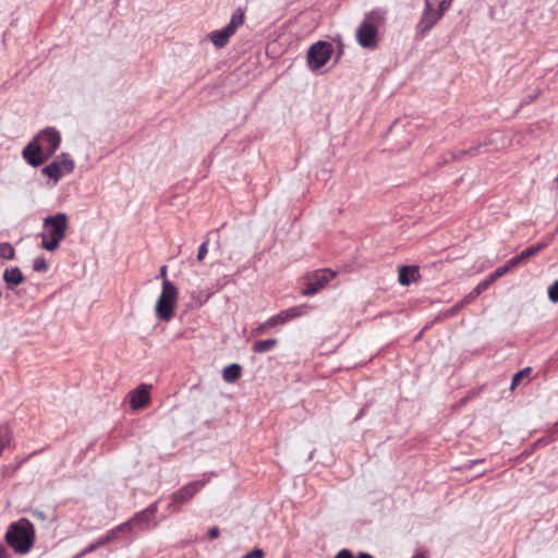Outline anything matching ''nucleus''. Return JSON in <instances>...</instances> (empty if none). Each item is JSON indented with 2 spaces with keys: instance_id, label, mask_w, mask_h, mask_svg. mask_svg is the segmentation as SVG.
<instances>
[{
  "instance_id": "f257e3e1",
  "label": "nucleus",
  "mask_w": 558,
  "mask_h": 558,
  "mask_svg": "<svg viewBox=\"0 0 558 558\" xmlns=\"http://www.w3.org/2000/svg\"><path fill=\"white\" fill-rule=\"evenodd\" d=\"M61 134L54 128L41 130L32 142L23 149L24 159L33 167H39L46 162L59 149Z\"/></svg>"
},
{
  "instance_id": "f03ea898",
  "label": "nucleus",
  "mask_w": 558,
  "mask_h": 558,
  "mask_svg": "<svg viewBox=\"0 0 558 558\" xmlns=\"http://www.w3.org/2000/svg\"><path fill=\"white\" fill-rule=\"evenodd\" d=\"M387 14L388 10L385 8H375L364 14L355 33L356 41L362 48L375 49L377 47L378 31L386 24Z\"/></svg>"
},
{
  "instance_id": "7ed1b4c3",
  "label": "nucleus",
  "mask_w": 558,
  "mask_h": 558,
  "mask_svg": "<svg viewBox=\"0 0 558 558\" xmlns=\"http://www.w3.org/2000/svg\"><path fill=\"white\" fill-rule=\"evenodd\" d=\"M44 232L39 234L41 238V246L49 251H56L63 241L68 229V216L59 213L48 216L44 219Z\"/></svg>"
},
{
  "instance_id": "20e7f679",
  "label": "nucleus",
  "mask_w": 558,
  "mask_h": 558,
  "mask_svg": "<svg viewBox=\"0 0 558 558\" xmlns=\"http://www.w3.org/2000/svg\"><path fill=\"white\" fill-rule=\"evenodd\" d=\"M450 0H425L422 15L415 26L416 34L425 37L451 7Z\"/></svg>"
},
{
  "instance_id": "39448f33",
  "label": "nucleus",
  "mask_w": 558,
  "mask_h": 558,
  "mask_svg": "<svg viewBox=\"0 0 558 558\" xmlns=\"http://www.w3.org/2000/svg\"><path fill=\"white\" fill-rule=\"evenodd\" d=\"M33 524L28 520H21L9 527L5 539L16 551L25 554L33 546Z\"/></svg>"
},
{
  "instance_id": "423d86ee",
  "label": "nucleus",
  "mask_w": 558,
  "mask_h": 558,
  "mask_svg": "<svg viewBox=\"0 0 558 558\" xmlns=\"http://www.w3.org/2000/svg\"><path fill=\"white\" fill-rule=\"evenodd\" d=\"M179 291L168 279L162 282L161 293L157 300L155 312L161 322H170L174 316Z\"/></svg>"
},
{
  "instance_id": "0eeeda50",
  "label": "nucleus",
  "mask_w": 558,
  "mask_h": 558,
  "mask_svg": "<svg viewBox=\"0 0 558 558\" xmlns=\"http://www.w3.org/2000/svg\"><path fill=\"white\" fill-rule=\"evenodd\" d=\"M245 20V10L241 7L236 8L231 15L229 23L221 29H216L208 34V37L213 45L220 49L223 48L230 37H232L238 28L243 25Z\"/></svg>"
},
{
  "instance_id": "6e6552de",
  "label": "nucleus",
  "mask_w": 558,
  "mask_h": 558,
  "mask_svg": "<svg viewBox=\"0 0 558 558\" xmlns=\"http://www.w3.org/2000/svg\"><path fill=\"white\" fill-rule=\"evenodd\" d=\"M210 477L204 475L202 480L193 481L182 486L170 496L168 508L173 512H179L181 507L189 502L208 482Z\"/></svg>"
},
{
  "instance_id": "1a4fd4ad",
  "label": "nucleus",
  "mask_w": 558,
  "mask_h": 558,
  "mask_svg": "<svg viewBox=\"0 0 558 558\" xmlns=\"http://www.w3.org/2000/svg\"><path fill=\"white\" fill-rule=\"evenodd\" d=\"M74 168L75 162L71 155L62 153L53 161L44 167L41 173L51 179L53 181L52 184L56 185L62 177L72 173Z\"/></svg>"
},
{
  "instance_id": "9d476101",
  "label": "nucleus",
  "mask_w": 558,
  "mask_h": 558,
  "mask_svg": "<svg viewBox=\"0 0 558 558\" xmlns=\"http://www.w3.org/2000/svg\"><path fill=\"white\" fill-rule=\"evenodd\" d=\"M159 500L150 504L147 508L133 514L122 524L126 525V532H132L134 527L138 530H151L157 526L156 513L158 512Z\"/></svg>"
},
{
  "instance_id": "9b49d317",
  "label": "nucleus",
  "mask_w": 558,
  "mask_h": 558,
  "mask_svg": "<svg viewBox=\"0 0 558 558\" xmlns=\"http://www.w3.org/2000/svg\"><path fill=\"white\" fill-rule=\"evenodd\" d=\"M333 47L327 41L313 44L307 51V65L312 71L322 69L330 60Z\"/></svg>"
},
{
  "instance_id": "f8f14e48",
  "label": "nucleus",
  "mask_w": 558,
  "mask_h": 558,
  "mask_svg": "<svg viewBox=\"0 0 558 558\" xmlns=\"http://www.w3.org/2000/svg\"><path fill=\"white\" fill-rule=\"evenodd\" d=\"M310 308L306 304L287 308L266 319V325L270 326V328L284 325L293 318L305 315Z\"/></svg>"
},
{
  "instance_id": "ddd939ff",
  "label": "nucleus",
  "mask_w": 558,
  "mask_h": 558,
  "mask_svg": "<svg viewBox=\"0 0 558 558\" xmlns=\"http://www.w3.org/2000/svg\"><path fill=\"white\" fill-rule=\"evenodd\" d=\"M336 274L329 269H320L315 271L307 281L306 287L303 290V295H313L322 290Z\"/></svg>"
},
{
  "instance_id": "4468645a",
  "label": "nucleus",
  "mask_w": 558,
  "mask_h": 558,
  "mask_svg": "<svg viewBox=\"0 0 558 558\" xmlns=\"http://www.w3.org/2000/svg\"><path fill=\"white\" fill-rule=\"evenodd\" d=\"M150 386L141 385L129 393L130 405L133 410L145 408L150 401Z\"/></svg>"
},
{
  "instance_id": "2eb2a0df",
  "label": "nucleus",
  "mask_w": 558,
  "mask_h": 558,
  "mask_svg": "<svg viewBox=\"0 0 558 558\" xmlns=\"http://www.w3.org/2000/svg\"><path fill=\"white\" fill-rule=\"evenodd\" d=\"M227 277L218 280L215 286L206 290H202L193 294V300L197 302L199 306L204 305L215 293L220 291L228 282Z\"/></svg>"
},
{
  "instance_id": "dca6fc26",
  "label": "nucleus",
  "mask_w": 558,
  "mask_h": 558,
  "mask_svg": "<svg viewBox=\"0 0 558 558\" xmlns=\"http://www.w3.org/2000/svg\"><path fill=\"white\" fill-rule=\"evenodd\" d=\"M25 277L19 267L5 268L3 271V281L10 290H14L17 286L23 283Z\"/></svg>"
},
{
  "instance_id": "f3484780",
  "label": "nucleus",
  "mask_w": 558,
  "mask_h": 558,
  "mask_svg": "<svg viewBox=\"0 0 558 558\" xmlns=\"http://www.w3.org/2000/svg\"><path fill=\"white\" fill-rule=\"evenodd\" d=\"M418 277L420 271L417 266H401L399 269L398 280L402 286H409L415 282Z\"/></svg>"
},
{
  "instance_id": "a211bd4d",
  "label": "nucleus",
  "mask_w": 558,
  "mask_h": 558,
  "mask_svg": "<svg viewBox=\"0 0 558 558\" xmlns=\"http://www.w3.org/2000/svg\"><path fill=\"white\" fill-rule=\"evenodd\" d=\"M126 525L128 524H119L117 525L116 527L109 530L105 535H102L101 537H99L96 543L99 547H102L107 544H109L111 541H113L118 533L120 532H126Z\"/></svg>"
},
{
  "instance_id": "6ab92c4d",
  "label": "nucleus",
  "mask_w": 558,
  "mask_h": 558,
  "mask_svg": "<svg viewBox=\"0 0 558 558\" xmlns=\"http://www.w3.org/2000/svg\"><path fill=\"white\" fill-rule=\"evenodd\" d=\"M241 377V366L236 363L226 366L222 371V378L226 383H234Z\"/></svg>"
},
{
  "instance_id": "aec40b11",
  "label": "nucleus",
  "mask_w": 558,
  "mask_h": 558,
  "mask_svg": "<svg viewBox=\"0 0 558 558\" xmlns=\"http://www.w3.org/2000/svg\"><path fill=\"white\" fill-rule=\"evenodd\" d=\"M277 343H278V340L275 339V338L266 339V340H259V341H256L252 345V350L255 353L269 352V351H271V350H274L276 348Z\"/></svg>"
},
{
  "instance_id": "412c9836",
  "label": "nucleus",
  "mask_w": 558,
  "mask_h": 558,
  "mask_svg": "<svg viewBox=\"0 0 558 558\" xmlns=\"http://www.w3.org/2000/svg\"><path fill=\"white\" fill-rule=\"evenodd\" d=\"M533 256H535V250H532L531 247H526L520 254H518L509 259L510 266L517 267L521 264L526 263L529 260V258H531Z\"/></svg>"
},
{
  "instance_id": "4be33fe9",
  "label": "nucleus",
  "mask_w": 558,
  "mask_h": 558,
  "mask_svg": "<svg viewBox=\"0 0 558 558\" xmlns=\"http://www.w3.org/2000/svg\"><path fill=\"white\" fill-rule=\"evenodd\" d=\"M531 372H532L531 367H525L524 369L514 374V376L511 380L510 388L514 389L517 386H519L522 383V380L529 381Z\"/></svg>"
},
{
  "instance_id": "5701e85b",
  "label": "nucleus",
  "mask_w": 558,
  "mask_h": 558,
  "mask_svg": "<svg viewBox=\"0 0 558 558\" xmlns=\"http://www.w3.org/2000/svg\"><path fill=\"white\" fill-rule=\"evenodd\" d=\"M14 247L8 242L0 243V257L4 259H13L14 258Z\"/></svg>"
},
{
  "instance_id": "b1692460",
  "label": "nucleus",
  "mask_w": 558,
  "mask_h": 558,
  "mask_svg": "<svg viewBox=\"0 0 558 558\" xmlns=\"http://www.w3.org/2000/svg\"><path fill=\"white\" fill-rule=\"evenodd\" d=\"M11 432L8 426H0V454L3 449L10 444Z\"/></svg>"
},
{
  "instance_id": "393cba45",
  "label": "nucleus",
  "mask_w": 558,
  "mask_h": 558,
  "mask_svg": "<svg viewBox=\"0 0 558 558\" xmlns=\"http://www.w3.org/2000/svg\"><path fill=\"white\" fill-rule=\"evenodd\" d=\"M514 268L513 266H510V262L508 260L504 266L496 268L490 275L489 278L494 282L495 280L499 279L500 277L505 276L510 269Z\"/></svg>"
},
{
  "instance_id": "a878e982",
  "label": "nucleus",
  "mask_w": 558,
  "mask_h": 558,
  "mask_svg": "<svg viewBox=\"0 0 558 558\" xmlns=\"http://www.w3.org/2000/svg\"><path fill=\"white\" fill-rule=\"evenodd\" d=\"M33 269L37 272H45L48 269V264L43 256H38L33 262Z\"/></svg>"
},
{
  "instance_id": "bb28decb",
  "label": "nucleus",
  "mask_w": 558,
  "mask_h": 558,
  "mask_svg": "<svg viewBox=\"0 0 558 558\" xmlns=\"http://www.w3.org/2000/svg\"><path fill=\"white\" fill-rule=\"evenodd\" d=\"M493 283L492 279L488 277L482 281H480L476 287L474 288V294H482L484 291H486L489 286Z\"/></svg>"
},
{
  "instance_id": "cd10ccee",
  "label": "nucleus",
  "mask_w": 558,
  "mask_h": 558,
  "mask_svg": "<svg viewBox=\"0 0 558 558\" xmlns=\"http://www.w3.org/2000/svg\"><path fill=\"white\" fill-rule=\"evenodd\" d=\"M548 298L554 303L558 302V280H556L553 284L549 286Z\"/></svg>"
},
{
  "instance_id": "c85d7f7f",
  "label": "nucleus",
  "mask_w": 558,
  "mask_h": 558,
  "mask_svg": "<svg viewBox=\"0 0 558 558\" xmlns=\"http://www.w3.org/2000/svg\"><path fill=\"white\" fill-rule=\"evenodd\" d=\"M208 239H206L198 247V252H197V260L198 262H202L204 260V258L206 257L207 253H208Z\"/></svg>"
},
{
  "instance_id": "c756f323",
  "label": "nucleus",
  "mask_w": 558,
  "mask_h": 558,
  "mask_svg": "<svg viewBox=\"0 0 558 558\" xmlns=\"http://www.w3.org/2000/svg\"><path fill=\"white\" fill-rule=\"evenodd\" d=\"M242 558H264V551L260 548H255L243 555Z\"/></svg>"
},
{
  "instance_id": "7c9ffc66",
  "label": "nucleus",
  "mask_w": 558,
  "mask_h": 558,
  "mask_svg": "<svg viewBox=\"0 0 558 558\" xmlns=\"http://www.w3.org/2000/svg\"><path fill=\"white\" fill-rule=\"evenodd\" d=\"M480 294H474V289L461 301V305H465L475 300Z\"/></svg>"
},
{
  "instance_id": "2f4dec72",
  "label": "nucleus",
  "mask_w": 558,
  "mask_h": 558,
  "mask_svg": "<svg viewBox=\"0 0 558 558\" xmlns=\"http://www.w3.org/2000/svg\"><path fill=\"white\" fill-rule=\"evenodd\" d=\"M335 558H354L353 554L349 549H341L338 551V554L335 556Z\"/></svg>"
},
{
  "instance_id": "473e14b6",
  "label": "nucleus",
  "mask_w": 558,
  "mask_h": 558,
  "mask_svg": "<svg viewBox=\"0 0 558 558\" xmlns=\"http://www.w3.org/2000/svg\"><path fill=\"white\" fill-rule=\"evenodd\" d=\"M268 329H270V326L266 325V320L260 324L255 330H254V333L255 335H262L264 333L265 331H267Z\"/></svg>"
},
{
  "instance_id": "72a5a7b5",
  "label": "nucleus",
  "mask_w": 558,
  "mask_h": 558,
  "mask_svg": "<svg viewBox=\"0 0 558 558\" xmlns=\"http://www.w3.org/2000/svg\"><path fill=\"white\" fill-rule=\"evenodd\" d=\"M98 548H99V546L97 545V543L95 541L94 543H92L90 545H88L87 547H85L83 549V554H85V555L90 554V553L95 551Z\"/></svg>"
},
{
  "instance_id": "f704fd0d",
  "label": "nucleus",
  "mask_w": 558,
  "mask_h": 558,
  "mask_svg": "<svg viewBox=\"0 0 558 558\" xmlns=\"http://www.w3.org/2000/svg\"><path fill=\"white\" fill-rule=\"evenodd\" d=\"M548 245V242H539L535 245L530 246L532 250H535V255L545 248Z\"/></svg>"
},
{
  "instance_id": "c9c22d12",
  "label": "nucleus",
  "mask_w": 558,
  "mask_h": 558,
  "mask_svg": "<svg viewBox=\"0 0 558 558\" xmlns=\"http://www.w3.org/2000/svg\"><path fill=\"white\" fill-rule=\"evenodd\" d=\"M478 148H480V146H475V147L470 148L469 150H460L459 155L457 157L460 158L462 155H465V154L475 155L478 151Z\"/></svg>"
},
{
  "instance_id": "e433bc0d",
  "label": "nucleus",
  "mask_w": 558,
  "mask_h": 558,
  "mask_svg": "<svg viewBox=\"0 0 558 558\" xmlns=\"http://www.w3.org/2000/svg\"><path fill=\"white\" fill-rule=\"evenodd\" d=\"M167 271H168V268L167 266H162L159 270V274L157 275V279H162V282L165 281V279H167Z\"/></svg>"
},
{
  "instance_id": "4c0bfd02",
  "label": "nucleus",
  "mask_w": 558,
  "mask_h": 558,
  "mask_svg": "<svg viewBox=\"0 0 558 558\" xmlns=\"http://www.w3.org/2000/svg\"><path fill=\"white\" fill-rule=\"evenodd\" d=\"M208 535L210 538H217L220 535V530L217 526L209 529Z\"/></svg>"
},
{
  "instance_id": "58836bf2",
  "label": "nucleus",
  "mask_w": 558,
  "mask_h": 558,
  "mask_svg": "<svg viewBox=\"0 0 558 558\" xmlns=\"http://www.w3.org/2000/svg\"><path fill=\"white\" fill-rule=\"evenodd\" d=\"M357 558H374V557L368 553H360L357 555Z\"/></svg>"
},
{
  "instance_id": "ea45409f",
  "label": "nucleus",
  "mask_w": 558,
  "mask_h": 558,
  "mask_svg": "<svg viewBox=\"0 0 558 558\" xmlns=\"http://www.w3.org/2000/svg\"><path fill=\"white\" fill-rule=\"evenodd\" d=\"M412 558H426L424 554L417 553Z\"/></svg>"
},
{
  "instance_id": "a19ab883",
  "label": "nucleus",
  "mask_w": 558,
  "mask_h": 558,
  "mask_svg": "<svg viewBox=\"0 0 558 558\" xmlns=\"http://www.w3.org/2000/svg\"><path fill=\"white\" fill-rule=\"evenodd\" d=\"M84 556H86L85 554H83V550H81L78 554H76L73 558H83Z\"/></svg>"
},
{
  "instance_id": "79ce46f5",
  "label": "nucleus",
  "mask_w": 558,
  "mask_h": 558,
  "mask_svg": "<svg viewBox=\"0 0 558 558\" xmlns=\"http://www.w3.org/2000/svg\"><path fill=\"white\" fill-rule=\"evenodd\" d=\"M362 415H363V411H360V412H359V414L356 415L355 420L361 418V417H362Z\"/></svg>"
},
{
  "instance_id": "37998d69",
  "label": "nucleus",
  "mask_w": 558,
  "mask_h": 558,
  "mask_svg": "<svg viewBox=\"0 0 558 558\" xmlns=\"http://www.w3.org/2000/svg\"><path fill=\"white\" fill-rule=\"evenodd\" d=\"M450 1L452 2L453 0H450Z\"/></svg>"
},
{
  "instance_id": "c03bdc74",
  "label": "nucleus",
  "mask_w": 558,
  "mask_h": 558,
  "mask_svg": "<svg viewBox=\"0 0 558 558\" xmlns=\"http://www.w3.org/2000/svg\"><path fill=\"white\" fill-rule=\"evenodd\" d=\"M450 1L452 2L453 0H450Z\"/></svg>"
},
{
  "instance_id": "a18cd8bd",
  "label": "nucleus",
  "mask_w": 558,
  "mask_h": 558,
  "mask_svg": "<svg viewBox=\"0 0 558 558\" xmlns=\"http://www.w3.org/2000/svg\"><path fill=\"white\" fill-rule=\"evenodd\" d=\"M557 424H558V422H557Z\"/></svg>"
}]
</instances>
